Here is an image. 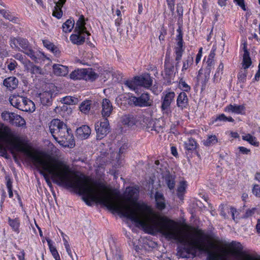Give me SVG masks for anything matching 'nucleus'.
<instances>
[{
  "instance_id": "nucleus-30",
  "label": "nucleus",
  "mask_w": 260,
  "mask_h": 260,
  "mask_svg": "<svg viewBox=\"0 0 260 260\" xmlns=\"http://www.w3.org/2000/svg\"><path fill=\"white\" fill-rule=\"evenodd\" d=\"M54 73L57 76H64L68 73V67L60 64H54L53 66Z\"/></svg>"
},
{
  "instance_id": "nucleus-17",
  "label": "nucleus",
  "mask_w": 260,
  "mask_h": 260,
  "mask_svg": "<svg viewBox=\"0 0 260 260\" xmlns=\"http://www.w3.org/2000/svg\"><path fill=\"white\" fill-rule=\"evenodd\" d=\"M139 120L140 119L137 117V115H127L122 117L121 122L123 125L132 127L135 125L136 126L137 121L138 122Z\"/></svg>"
},
{
  "instance_id": "nucleus-2",
  "label": "nucleus",
  "mask_w": 260,
  "mask_h": 260,
  "mask_svg": "<svg viewBox=\"0 0 260 260\" xmlns=\"http://www.w3.org/2000/svg\"><path fill=\"white\" fill-rule=\"evenodd\" d=\"M37 155L40 157V164H33L40 170V173L44 176L47 183L51 186L49 175L54 182L59 185L73 188L82 196L83 200L89 206V195L91 180L83 175H78L72 171L70 166L65 162L36 151Z\"/></svg>"
},
{
  "instance_id": "nucleus-64",
  "label": "nucleus",
  "mask_w": 260,
  "mask_h": 260,
  "mask_svg": "<svg viewBox=\"0 0 260 260\" xmlns=\"http://www.w3.org/2000/svg\"><path fill=\"white\" fill-rule=\"evenodd\" d=\"M260 79V68H258V70L256 73L255 75L254 80L256 81H258Z\"/></svg>"
},
{
  "instance_id": "nucleus-9",
  "label": "nucleus",
  "mask_w": 260,
  "mask_h": 260,
  "mask_svg": "<svg viewBox=\"0 0 260 260\" xmlns=\"http://www.w3.org/2000/svg\"><path fill=\"white\" fill-rule=\"evenodd\" d=\"M129 102L135 106L145 107L151 106L153 101L150 99L148 93H143L139 97L132 96L129 98Z\"/></svg>"
},
{
  "instance_id": "nucleus-55",
  "label": "nucleus",
  "mask_w": 260,
  "mask_h": 260,
  "mask_svg": "<svg viewBox=\"0 0 260 260\" xmlns=\"http://www.w3.org/2000/svg\"><path fill=\"white\" fill-rule=\"evenodd\" d=\"M234 2L236 3L237 5L240 6L243 10H246V7L244 0H234Z\"/></svg>"
},
{
  "instance_id": "nucleus-27",
  "label": "nucleus",
  "mask_w": 260,
  "mask_h": 260,
  "mask_svg": "<svg viewBox=\"0 0 260 260\" xmlns=\"http://www.w3.org/2000/svg\"><path fill=\"white\" fill-rule=\"evenodd\" d=\"M140 120L137 121L136 126L140 128H149L150 127L151 120L148 118L145 117L144 115H137Z\"/></svg>"
},
{
  "instance_id": "nucleus-61",
  "label": "nucleus",
  "mask_w": 260,
  "mask_h": 260,
  "mask_svg": "<svg viewBox=\"0 0 260 260\" xmlns=\"http://www.w3.org/2000/svg\"><path fill=\"white\" fill-rule=\"evenodd\" d=\"M25 252L23 250H21L19 254L17 255L19 260H25Z\"/></svg>"
},
{
  "instance_id": "nucleus-42",
  "label": "nucleus",
  "mask_w": 260,
  "mask_h": 260,
  "mask_svg": "<svg viewBox=\"0 0 260 260\" xmlns=\"http://www.w3.org/2000/svg\"><path fill=\"white\" fill-rule=\"evenodd\" d=\"M197 144L196 141L192 138L188 139V140L184 143L185 148L188 150H193L196 149Z\"/></svg>"
},
{
  "instance_id": "nucleus-47",
  "label": "nucleus",
  "mask_w": 260,
  "mask_h": 260,
  "mask_svg": "<svg viewBox=\"0 0 260 260\" xmlns=\"http://www.w3.org/2000/svg\"><path fill=\"white\" fill-rule=\"evenodd\" d=\"M14 58L17 60L20 61L21 63L24 65V68L26 67V65H27L30 61L29 60L26 59L25 57L20 53H17L15 54L14 55Z\"/></svg>"
},
{
  "instance_id": "nucleus-51",
  "label": "nucleus",
  "mask_w": 260,
  "mask_h": 260,
  "mask_svg": "<svg viewBox=\"0 0 260 260\" xmlns=\"http://www.w3.org/2000/svg\"><path fill=\"white\" fill-rule=\"evenodd\" d=\"M61 8L55 6L54 7V10L53 12V16L56 17L58 19L60 18L62 16V12L61 11Z\"/></svg>"
},
{
  "instance_id": "nucleus-41",
  "label": "nucleus",
  "mask_w": 260,
  "mask_h": 260,
  "mask_svg": "<svg viewBox=\"0 0 260 260\" xmlns=\"http://www.w3.org/2000/svg\"><path fill=\"white\" fill-rule=\"evenodd\" d=\"M60 101L67 105H75L78 103V99L75 97L67 96L62 98Z\"/></svg>"
},
{
  "instance_id": "nucleus-32",
  "label": "nucleus",
  "mask_w": 260,
  "mask_h": 260,
  "mask_svg": "<svg viewBox=\"0 0 260 260\" xmlns=\"http://www.w3.org/2000/svg\"><path fill=\"white\" fill-rule=\"evenodd\" d=\"M165 69L164 73L167 78H171L174 76V66L169 61L166 60L165 62Z\"/></svg>"
},
{
  "instance_id": "nucleus-38",
  "label": "nucleus",
  "mask_w": 260,
  "mask_h": 260,
  "mask_svg": "<svg viewBox=\"0 0 260 260\" xmlns=\"http://www.w3.org/2000/svg\"><path fill=\"white\" fill-rule=\"evenodd\" d=\"M74 21L68 19L64 22L62 26V30L66 33L71 32L74 26Z\"/></svg>"
},
{
  "instance_id": "nucleus-40",
  "label": "nucleus",
  "mask_w": 260,
  "mask_h": 260,
  "mask_svg": "<svg viewBox=\"0 0 260 260\" xmlns=\"http://www.w3.org/2000/svg\"><path fill=\"white\" fill-rule=\"evenodd\" d=\"M47 242L49 247L50 251L55 260H60L59 255L56 248L52 244V241L50 239H47Z\"/></svg>"
},
{
  "instance_id": "nucleus-44",
  "label": "nucleus",
  "mask_w": 260,
  "mask_h": 260,
  "mask_svg": "<svg viewBox=\"0 0 260 260\" xmlns=\"http://www.w3.org/2000/svg\"><path fill=\"white\" fill-rule=\"evenodd\" d=\"M91 102L89 101H86L83 102L80 107V111L84 113H87L90 110Z\"/></svg>"
},
{
  "instance_id": "nucleus-25",
  "label": "nucleus",
  "mask_w": 260,
  "mask_h": 260,
  "mask_svg": "<svg viewBox=\"0 0 260 260\" xmlns=\"http://www.w3.org/2000/svg\"><path fill=\"white\" fill-rule=\"evenodd\" d=\"M183 52V44L177 43L176 46L175 47V53L176 54L175 60L177 61L175 66L176 69H178L179 63L182 58Z\"/></svg>"
},
{
  "instance_id": "nucleus-23",
  "label": "nucleus",
  "mask_w": 260,
  "mask_h": 260,
  "mask_svg": "<svg viewBox=\"0 0 260 260\" xmlns=\"http://www.w3.org/2000/svg\"><path fill=\"white\" fill-rule=\"evenodd\" d=\"M30 52L31 55H27L29 56L31 59L34 60L36 62L40 63L42 61H45L46 59H48L44 53L39 51V52H34L32 48L30 49Z\"/></svg>"
},
{
  "instance_id": "nucleus-52",
  "label": "nucleus",
  "mask_w": 260,
  "mask_h": 260,
  "mask_svg": "<svg viewBox=\"0 0 260 260\" xmlns=\"http://www.w3.org/2000/svg\"><path fill=\"white\" fill-rule=\"evenodd\" d=\"M224 68V65L222 62H220L217 69L216 72L214 75L215 77H218L223 73V70Z\"/></svg>"
},
{
  "instance_id": "nucleus-4",
  "label": "nucleus",
  "mask_w": 260,
  "mask_h": 260,
  "mask_svg": "<svg viewBox=\"0 0 260 260\" xmlns=\"http://www.w3.org/2000/svg\"><path fill=\"white\" fill-rule=\"evenodd\" d=\"M53 138L63 147L72 148L75 146L73 135L70 133L66 124L63 125L59 132Z\"/></svg>"
},
{
  "instance_id": "nucleus-36",
  "label": "nucleus",
  "mask_w": 260,
  "mask_h": 260,
  "mask_svg": "<svg viewBox=\"0 0 260 260\" xmlns=\"http://www.w3.org/2000/svg\"><path fill=\"white\" fill-rule=\"evenodd\" d=\"M193 61V58L191 55H188L187 57L184 58L181 71L185 72L192 64Z\"/></svg>"
},
{
  "instance_id": "nucleus-13",
  "label": "nucleus",
  "mask_w": 260,
  "mask_h": 260,
  "mask_svg": "<svg viewBox=\"0 0 260 260\" xmlns=\"http://www.w3.org/2000/svg\"><path fill=\"white\" fill-rule=\"evenodd\" d=\"M86 36V32L74 30V34L70 36V40L72 43L80 45L84 42Z\"/></svg>"
},
{
  "instance_id": "nucleus-33",
  "label": "nucleus",
  "mask_w": 260,
  "mask_h": 260,
  "mask_svg": "<svg viewBox=\"0 0 260 260\" xmlns=\"http://www.w3.org/2000/svg\"><path fill=\"white\" fill-rule=\"evenodd\" d=\"M11 124L16 126H23L25 124V121L21 116L14 113Z\"/></svg>"
},
{
  "instance_id": "nucleus-31",
  "label": "nucleus",
  "mask_w": 260,
  "mask_h": 260,
  "mask_svg": "<svg viewBox=\"0 0 260 260\" xmlns=\"http://www.w3.org/2000/svg\"><path fill=\"white\" fill-rule=\"evenodd\" d=\"M52 92L51 91H45L40 94V100L43 105H47L51 102Z\"/></svg>"
},
{
  "instance_id": "nucleus-35",
  "label": "nucleus",
  "mask_w": 260,
  "mask_h": 260,
  "mask_svg": "<svg viewBox=\"0 0 260 260\" xmlns=\"http://www.w3.org/2000/svg\"><path fill=\"white\" fill-rule=\"evenodd\" d=\"M187 182L185 181H180L177 188V195L181 199H183V195L184 194L187 187Z\"/></svg>"
},
{
  "instance_id": "nucleus-19",
  "label": "nucleus",
  "mask_w": 260,
  "mask_h": 260,
  "mask_svg": "<svg viewBox=\"0 0 260 260\" xmlns=\"http://www.w3.org/2000/svg\"><path fill=\"white\" fill-rule=\"evenodd\" d=\"M188 103V100L185 92H181L177 99V105L181 110L186 108Z\"/></svg>"
},
{
  "instance_id": "nucleus-21",
  "label": "nucleus",
  "mask_w": 260,
  "mask_h": 260,
  "mask_svg": "<svg viewBox=\"0 0 260 260\" xmlns=\"http://www.w3.org/2000/svg\"><path fill=\"white\" fill-rule=\"evenodd\" d=\"M155 200L157 209L160 211L165 209L166 208V203L162 193L156 192L155 194Z\"/></svg>"
},
{
  "instance_id": "nucleus-48",
  "label": "nucleus",
  "mask_w": 260,
  "mask_h": 260,
  "mask_svg": "<svg viewBox=\"0 0 260 260\" xmlns=\"http://www.w3.org/2000/svg\"><path fill=\"white\" fill-rule=\"evenodd\" d=\"M124 85L129 88L131 90H135L136 89V85H138L135 78L134 80H127L124 82Z\"/></svg>"
},
{
  "instance_id": "nucleus-16",
  "label": "nucleus",
  "mask_w": 260,
  "mask_h": 260,
  "mask_svg": "<svg viewBox=\"0 0 260 260\" xmlns=\"http://www.w3.org/2000/svg\"><path fill=\"white\" fill-rule=\"evenodd\" d=\"M135 80L138 85L143 86L145 88H149L152 83V80L148 75L135 77Z\"/></svg>"
},
{
  "instance_id": "nucleus-49",
  "label": "nucleus",
  "mask_w": 260,
  "mask_h": 260,
  "mask_svg": "<svg viewBox=\"0 0 260 260\" xmlns=\"http://www.w3.org/2000/svg\"><path fill=\"white\" fill-rule=\"evenodd\" d=\"M218 121H226V116L224 114H221L215 118H212V123L214 124Z\"/></svg>"
},
{
  "instance_id": "nucleus-50",
  "label": "nucleus",
  "mask_w": 260,
  "mask_h": 260,
  "mask_svg": "<svg viewBox=\"0 0 260 260\" xmlns=\"http://www.w3.org/2000/svg\"><path fill=\"white\" fill-rule=\"evenodd\" d=\"M179 86L180 88L185 91H188L190 89V86L182 79L180 80Z\"/></svg>"
},
{
  "instance_id": "nucleus-45",
  "label": "nucleus",
  "mask_w": 260,
  "mask_h": 260,
  "mask_svg": "<svg viewBox=\"0 0 260 260\" xmlns=\"http://www.w3.org/2000/svg\"><path fill=\"white\" fill-rule=\"evenodd\" d=\"M14 113L9 112L8 111H4L2 113V117L4 120L7 121L11 123L13 117H14Z\"/></svg>"
},
{
  "instance_id": "nucleus-59",
  "label": "nucleus",
  "mask_w": 260,
  "mask_h": 260,
  "mask_svg": "<svg viewBox=\"0 0 260 260\" xmlns=\"http://www.w3.org/2000/svg\"><path fill=\"white\" fill-rule=\"evenodd\" d=\"M108 260H123L121 255L119 253H116L115 255L112 256V257L110 258Z\"/></svg>"
},
{
  "instance_id": "nucleus-62",
  "label": "nucleus",
  "mask_w": 260,
  "mask_h": 260,
  "mask_svg": "<svg viewBox=\"0 0 260 260\" xmlns=\"http://www.w3.org/2000/svg\"><path fill=\"white\" fill-rule=\"evenodd\" d=\"M228 0H218V4L221 7H224L226 6Z\"/></svg>"
},
{
  "instance_id": "nucleus-5",
  "label": "nucleus",
  "mask_w": 260,
  "mask_h": 260,
  "mask_svg": "<svg viewBox=\"0 0 260 260\" xmlns=\"http://www.w3.org/2000/svg\"><path fill=\"white\" fill-rule=\"evenodd\" d=\"M98 77L92 69H81L75 70L70 74V78L73 80L83 79L92 81Z\"/></svg>"
},
{
  "instance_id": "nucleus-29",
  "label": "nucleus",
  "mask_w": 260,
  "mask_h": 260,
  "mask_svg": "<svg viewBox=\"0 0 260 260\" xmlns=\"http://www.w3.org/2000/svg\"><path fill=\"white\" fill-rule=\"evenodd\" d=\"M36 107L34 102L27 98H25L22 104L20 110L25 112H32L35 110Z\"/></svg>"
},
{
  "instance_id": "nucleus-53",
  "label": "nucleus",
  "mask_w": 260,
  "mask_h": 260,
  "mask_svg": "<svg viewBox=\"0 0 260 260\" xmlns=\"http://www.w3.org/2000/svg\"><path fill=\"white\" fill-rule=\"evenodd\" d=\"M168 186L170 189H173L175 186V181L174 179L171 177H168L166 179Z\"/></svg>"
},
{
  "instance_id": "nucleus-3",
  "label": "nucleus",
  "mask_w": 260,
  "mask_h": 260,
  "mask_svg": "<svg viewBox=\"0 0 260 260\" xmlns=\"http://www.w3.org/2000/svg\"><path fill=\"white\" fill-rule=\"evenodd\" d=\"M10 151L14 157L16 153L21 152L36 164H40V157L35 150L25 144L18 136L11 133L0 132V156L8 158L7 151Z\"/></svg>"
},
{
  "instance_id": "nucleus-34",
  "label": "nucleus",
  "mask_w": 260,
  "mask_h": 260,
  "mask_svg": "<svg viewBox=\"0 0 260 260\" xmlns=\"http://www.w3.org/2000/svg\"><path fill=\"white\" fill-rule=\"evenodd\" d=\"M242 139L247 141L251 145L257 147L259 145V142L256 141L255 137L252 136L250 134H244L242 136Z\"/></svg>"
},
{
  "instance_id": "nucleus-24",
  "label": "nucleus",
  "mask_w": 260,
  "mask_h": 260,
  "mask_svg": "<svg viewBox=\"0 0 260 260\" xmlns=\"http://www.w3.org/2000/svg\"><path fill=\"white\" fill-rule=\"evenodd\" d=\"M25 70L28 72H30L31 74L35 75L43 74V71L41 68L35 65L32 62L29 61L24 68Z\"/></svg>"
},
{
  "instance_id": "nucleus-12",
  "label": "nucleus",
  "mask_w": 260,
  "mask_h": 260,
  "mask_svg": "<svg viewBox=\"0 0 260 260\" xmlns=\"http://www.w3.org/2000/svg\"><path fill=\"white\" fill-rule=\"evenodd\" d=\"M101 114L104 118L109 117L113 111V106L109 99H105L103 100L102 104Z\"/></svg>"
},
{
  "instance_id": "nucleus-6",
  "label": "nucleus",
  "mask_w": 260,
  "mask_h": 260,
  "mask_svg": "<svg viewBox=\"0 0 260 260\" xmlns=\"http://www.w3.org/2000/svg\"><path fill=\"white\" fill-rule=\"evenodd\" d=\"M10 45L16 51H22L26 55H32L30 52L31 48L29 46L28 42L25 39L19 37H11L10 40Z\"/></svg>"
},
{
  "instance_id": "nucleus-7",
  "label": "nucleus",
  "mask_w": 260,
  "mask_h": 260,
  "mask_svg": "<svg viewBox=\"0 0 260 260\" xmlns=\"http://www.w3.org/2000/svg\"><path fill=\"white\" fill-rule=\"evenodd\" d=\"M231 248L230 252L233 255L240 256V260H260V257L242 252L243 247L240 243L232 242L230 244Z\"/></svg>"
},
{
  "instance_id": "nucleus-11",
  "label": "nucleus",
  "mask_w": 260,
  "mask_h": 260,
  "mask_svg": "<svg viewBox=\"0 0 260 260\" xmlns=\"http://www.w3.org/2000/svg\"><path fill=\"white\" fill-rule=\"evenodd\" d=\"M224 111L228 113L244 115L246 113V107L244 105L230 104L224 108Z\"/></svg>"
},
{
  "instance_id": "nucleus-58",
  "label": "nucleus",
  "mask_w": 260,
  "mask_h": 260,
  "mask_svg": "<svg viewBox=\"0 0 260 260\" xmlns=\"http://www.w3.org/2000/svg\"><path fill=\"white\" fill-rule=\"evenodd\" d=\"M16 65V62L15 60H13V61L11 62L8 65V68L10 71H13L15 69Z\"/></svg>"
},
{
  "instance_id": "nucleus-10",
  "label": "nucleus",
  "mask_w": 260,
  "mask_h": 260,
  "mask_svg": "<svg viewBox=\"0 0 260 260\" xmlns=\"http://www.w3.org/2000/svg\"><path fill=\"white\" fill-rule=\"evenodd\" d=\"M95 129L96 132L97 137L101 139L109 132V122L106 118H104L95 124Z\"/></svg>"
},
{
  "instance_id": "nucleus-28",
  "label": "nucleus",
  "mask_w": 260,
  "mask_h": 260,
  "mask_svg": "<svg viewBox=\"0 0 260 260\" xmlns=\"http://www.w3.org/2000/svg\"><path fill=\"white\" fill-rule=\"evenodd\" d=\"M85 25V22L84 16L83 15H81L80 16L79 19L76 22L75 30L86 32L87 34V36H89L90 35V34L87 31Z\"/></svg>"
},
{
  "instance_id": "nucleus-39",
  "label": "nucleus",
  "mask_w": 260,
  "mask_h": 260,
  "mask_svg": "<svg viewBox=\"0 0 260 260\" xmlns=\"http://www.w3.org/2000/svg\"><path fill=\"white\" fill-rule=\"evenodd\" d=\"M202 142L205 146H209L217 143L218 140L215 135H209L207 138Z\"/></svg>"
},
{
  "instance_id": "nucleus-15",
  "label": "nucleus",
  "mask_w": 260,
  "mask_h": 260,
  "mask_svg": "<svg viewBox=\"0 0 260 260\" xmlns=\"http://www.w3.org/2000/svg\"><path fill=\"white\" fill-rule=\"evenodd\" d=\"M65 124L58 119L52 120L49 124L50 132L52 134L53 137L57 135V133L59 132L61 128Z\"/></svg>"
},
{
  "instance_id": "nucleus-37",
  "label": "nucleus",
  "mask_w": 260,
  "mask_h": 260,
  "mask_svg": "<svg viewBox=\"0 0 260 260\" xmlns=\"http://www.w3.org/2000/svg\"><path fill=\"white\" fill-rule=\"evenodd\" d=\"M207 66L205 70V80L207 81L210 78V73L212 68L214 66V61L207 60L206 61Z\"/></svg>"
},
{
  "instance_id": "nucleus-1",
  "label": "nucleus",
  "mask_w": 260,
  "mask_h": 260,
  "mask_svg": "<svg viewBox=\"0 0 260 260\" xmlns=\"http://www.w3.org/2000/svg\"><path fill=\"white\" fill-rule=\"evenodd\" d=\"M138 193L136 188H127L124 199L121 201L106 187L91 180L89 204L90 205L94 202L102 204L140 225L151 235L160 233L166 239L182 243L186 253L178 251L177 254L180 257H186L187 254L195 256L199 251L206 253L208 260H226L225 251H212L200 239L184 237L175 221L166 216L154 213L151 208L144 204L137 203Z\"/></svg>"
},
{
  "instance_id": "nucleus-43",
  "label": "nucleus",
  "mask_w": 260,
  "mask_h": 260,
  "mask_svg": "<svg viewBox=\"0 0 260 260\" xmlns=\"http://www.w3.org/2000/svg\"><path fill=\"white\" fill-rule=\"evenodd\" d=\"M0 15H2L5 19L13 22H16L17 18L13 16L9 12L5 10H0Z\"/></svg>"
},
{
  "instance_id": "nucleus-63",
  "label": "nucleus",
  "mask_w": 260,
  "mask_h": 260,
  "mask_svg": "<svg viewBox=\"0 0 260 260\" xmlns=\"http://www.w3.org/2000/svg\"><path fill=\"white\" fill-rule=\"evenodd\" d=\"M246 76V74L245 73H240L238 75V78L240 80L244 82V80H245Z\"/></svg>"
},
{
  "instance_id": "nucleus-14",
  "label": "nucleus",
  "mask_w": 260,
  "mask_h": 260,
  "mask_svg": "<svg viewBox=\"0 0 260 260\" xmlns=\"http://www.w3.org/2000/svg\"><path fill=\"white\" fill-rule=\"evenodd\" d=\"M243 51L242 66L244 70H246L249 68L252 64L249 52L247 50L246 43L243 44Z\"/></svg>"
},
{
  "instance_id": "nucleus-60",
  "label": "nucleus",
  "mask_w": 260,
  "mask_h": 260,
  "mask_svg": "<svg viewBox=\"0 0 260 260\" xmlns=\"http://www.w3.org/2000/svg\"><path fill=\"white\" fill-rule=\"evenodd\" d=\"M215 54L214 50L211 51L210 54H209L207 58V60H212L214 61V58L215 57Z\"/></svg>"
},
{
  "instance_id": "nucleus-54",
  "label": "nucleus",
  "mask_w": 260,
  "mask_h": 260,
  "mask_svg": "<svg viewBox=\"0 0 260 260\" xmlns=\"http://www.w3.org/2000/svg\"><path fill=\"white\" fill-rule=\"evenodd\" d=\"M252 192L255 196L260 197V186L254 185L252 189Z\"/></svg>"
},
{
  "instance_id": "nucleus-46",
  "label": "nucleus",
  "mask_w": 260,
  "mask_h": 260,
  "mask_svg": "<svg viewBox=\"0 0 260 260\" xmlns=\"http://www.w3.org/2000/svg\"><path fill=\"white\" fill-rule=\"evenodd\" d=\"M44 46L49 50H50L55 55H57L59 54V51L54 45L49 42L43 41Z\"/></svg>"
},
{
  "instance_id": "nucleus-18",
  "label": "nucleus",
  "mask_w": 260,
  "mask_h": 260,
  "mask_svg": "<svg viewBox=\"0 0 260 260\" xmlns=\"http://www.w3.org/2000/svg\"><path fill=\"white\" fill-rule=\"evenodd\" d=\"M26 98L18 95H12L9 98L11 104L14 107L20 110Z\"/></svg>"
},
{
  "instance_id": "nucleus-8",
  "label": "nucleus",
  "mask_w": 260,
  "mask_h": 260,
  "mask_svg": "<svg viewBox=\"0 0 260 260\" xmlns=\"http://www.w3.org/2000/svg\"><path fill=\"white\" fill-rule=\"evenodd\" d=\"M175 94L173 91L166 92L161 98V111L164 115L170 117L171 116V104L174 100Z\"/></svg>"
},
{
  "instance_id": "nucleus-20",
  "label": "nucleus",
  "mask_w": 260,
  "mask_h": 260,
  "mask_svg": "<svg viewBox=\"0 0 260 260\" xmlns=\"http://www.w3.org/2000/svg\"><path fill=\"white\" fill-rule=\"evenodd\" d=\"M77 135L81 139H87L90 135L91 129L87 125H83L77 129Z\"/></svg>"
},
{
  "instance_id": "nucleus-26",
  "label": "nucleus",
  "mask_w": 260,
  "mask_h": 260,
  "mask_svg": "<svg viewBox=\"0 0 260 260\" xmlns=\"http://www.w3.org/2000/svg\"><path fill=\"white\" fill-rule=\"evenodd\" d=\"M8 222L14 232L16 234H19L20 233L19 228L20 226V221L19 218L16 217L12 219L10 217H8Z\"/></svg>"
},
{
  "instance_id": "nucleus-57",
  "label": "nucleus",
  "mask_w": 260,
  "mask_h": 260,
  "mask_svg": "<svg viewBox=\"0 0 260 260\" xmlns=\"http://www.w3.org/2000/svg\"><path fill=\"white\" fill-rule=\"evenodd\" d=\"M255 211V208H253L251 209L247 210L245 213V217H249V216L252 215L254 213Z\"/></svg>"
},
{
  "instance_id": "nucleus-22",
  "label": "nucleus",
  "mask_w": 260,
  "mask_h": 260,
  "mask_svg": "<svg viewBox=\"0 0 260 260\" xmlns=\"http://www.w3.org/2000/svg\"><path fill=\"white\" fill-rule=\"evenodd\" d=\"M18 84V80L15 77H10L4 81V85L9 90L15 89Z\"/></svg>"
},
{
  "instance_id": "nucleus-56",
  "label": "nucleus",
  "mask_w": 260,
  "mask_h": 260,
  "mask_svg": "<svg viewBox=\"0 0 260 260\" xmlns=\"http://www.w3.org/2000/svg\"><path fill=\"white\" fill-rule=\"evenodd\" d=\"M238 149L240 152H241L243 154H248L250 151V149L243 146L239 147Z\"/></svg>"
}]
</instances>
